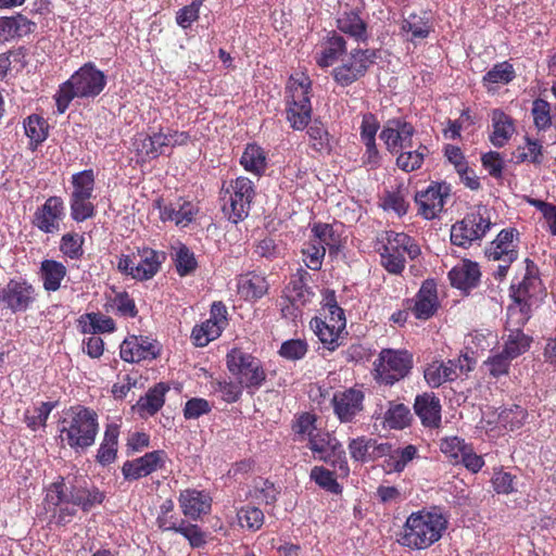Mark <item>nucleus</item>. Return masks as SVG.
<instances>
[{"mask_svg":"<svg viewBox=\"0 0 556 556\" xmlns=\"http://www.w3.org/2000/svg\"><path fill=\"white\" fill-rule=\"evenodd\" d=\"M447 525V517L437 508L412 513L397 542L410 549H426L442 538Z\"/></svg>","mask_w":556,"mask_h":556,"instance_id":"obj_1","label":"nucleus"},{"mask_svg":"<svg viewBox=\"0 0 556 556\" xmlns=\"http://www.w3.org/2000/svg\"><path fill=\"white\" fill-rule=\"evenodd\" d=\"M98 431L97 413L84 406L70 408L59 424L61 443L76 453L84 452L93 445Z\"/></svg>","mask_w":556,"mask_h":556,"instance_id":"obj_2","label":"nucleus"},{"mask_svg":"<svg viewBox=\"0 0 556 556\" xmlns=\"http://www.w3.org/2000/svg\"><path fill=\"white\" fill-rule=\"evenodd\" d=\"M106 85L104 73L94 64L86 63L68 80L60 86L55 94L58 113L63 114L74 98H94Z\"/></svg>","mask_w":556,"mask_h":556,"instance_id":"obj_3","label":"nucleus"},{"mask_svg":"<svg viewBox=\"0 0 556 556\" xmlns=\"http://www.w3.org/2000/svg\"><path fill=\"white\" fill-rule=\"evenodd\" d=\"M312 81L304 73L291 75L286 88V117L295 130L306 128L312 118Z\"/></svg>","mask_w":556,"mask_h":556,"instance_id":"obj_4","label":"nucleus"},{"mask_svg":"<svg viewBox=\"0 0 556 556\" xmlns=\"http://www.w3.org/2000/svg\"><path fill=\"white\" fill-rule=\"evenodd\" d=\"M378 242L381 265L393 275H399L404 270L405 255L414 260L420 254L419 245L404 232L383 231L378 238Z\"/></svg>","mask_w":556,"mask_h":556,"instance_id":"obj_5","label":"nucleus"},{"mask_svg":"<svg viewBox=\"0 0 556 556\" xmlns=\"http://www.w3.org/2000/svg\"><path fill=\"white\" fill-rule=\"evenodd\" d=\"M494 212L485 205H477L452 226L451 241L454 245L469 248L480 241L495 225Z\"/></svg>","mask_w":556,"mask_h":556,"instance_id":"obj_6","label":"nucleus"},{"mask_svg":"<svg viewBox=\"0 0 556 556\" xmlns=\"http://www.w3.org/2000/svg\"><path fill=\"white\" fill-rule=\"evenodd\" d=\"M226 366L230 375L251 392L258 390L266 380L262 362L241 348L228 351Z\"/></svg>","mask_w":556,"mask_h":556,"instance_id":"obj_7","label":"nucleus"},{"mask_svg":"<svg viewBox=\"0 0 556 556\" xmlns=\"http://www.w3.org/2000/svg\"><path fill=\"white\" fill-rule=\"evenodd\" d=\"M254 197L253 182L247 177L230 180L222 189L223 211L235 224L245 218Z\"/></svg>","mask_w":556,"mask_h":556,"instance_id":"obj_8","label":"nucleus"},{"mask_svg":"<svg viewBox=\"0 0 556 556\" xmlns=\"http://www.w3.org/2000/svg\"><path fill=\"white\" fill-rule=\"evenodd\" d=\"M309 450L318 460L328 463L338 477L346 478L350 473L345 451L339 440L327 431H317L308 441Z\"/></svg>","mask_w":556,"mask_h":556,"instance_id":"obj_9","label":"nucleus"},{"mask_svg":"<svg viewBox=\"0 0 556 556\" xmlns=\"http://www.w3.org/2000/svg\"><path fill=\"white\" fill-rule=\"evenodd\" d=\"M412 355L407 351L384 349L375 361L376 379L384 384H393L410 370Z\"/></svg>","mask_w":556,"mask_h":556,"instance_id":"obj_10","label":"nucleus"},{"mask_svg":"<svg viewBox=\"0 0 556 556\" xmlns=\"http://www.w3.org/2000/svg\"><path fill=\"white\" fill-rule=\"evenodd\" d=\"M36 288L25 279H11L0 289V307L12 314L29 309L37 300Z\"/></svg>","mask_w":556,"mask_h":556,"instance_id":"obj_11","label":"nucleus"},{"mask_svg":"<svg viewBox=\"0 0 556 556\" xmlns=\"http://www.w3.org/2000/svg\"><path fill=\"white\" fill-rule=\"evenodd\" d=\"M376 51L371 49H353L342 64L334 67L332 75L341 86H350L368 71L375 62Z\"/></svg>","mask_w":556,"mask_h":556,"instance_id":"obj_12","label":"nucleus"},{"mask_svg":"<svg viewBox=\"0 0 556 556\" xmlns=\"http://www.w3.org/2000/svg\"><path fill=\"white\" fill-rule=\"evenodd\" d=\"M161 261L155 251L143 249L137 254L122 255L117 263L119 271L137 280L151 279L157 271Z\"/></svg>","mask_w":556,"mask_h":556,"instance_id":"obj_13","label":"nucleus"},{"mask_svg":"<svg viewBox=\"0 0 556 556\" xmlns=\"http://www.w3.org/2000/svg\"><path fill=\"white\" fill-rule=\"evenodd\" d=\"M450 194V185L437 181L431 182L427 189L415 194L418 214L428 220L437 218L442 213Z\"/></svg>","mask_w":556,"mask_h":556,"instance_id":"obj_14","label":"nucleus"},{"mask_svg":"<svg viewBox=\"0 0 556 556\" xmlns=\"http://www.w3.org/2000/svg\"><path fill=\"white\" fill-rule=\"evenodd\" d=\"M227 324L226 306L222 302H214L210 318L192 329L191 340L193 344L201 348L206 346L222 334Z\"/></svg>","mask_w":556,"mask_h":556,"instance_id":"obj_15","label":"nucleus"},{"mask_svg":"<svg viewBox=\"0 0 556 556\" xmlns=\"http://www.w3.org/2000/svg\"><path fill=\"white\" fill-rule=\"evenodd\" d=\"M65 216V207L62 198L50 197L34 213L33 224L45 233H56L61 229V223Z\"/></svg>","mask_w":556,"mask_h":556,"instance_id":"obj_16","label":"nucleus"},{"mask_svg":"<svg viewBox=\"0 0 556 556\" xmlns=\"http://www.w3.org/2000/svg\"><path fill=\"white\" fill-rule=\"evenodd\" d=\"M364 393L356 388L337 391L332 397L333 412L341 422H351L363 410Z\"/></svg>","mask_w":556,"mask_h":556,"instance_id":"obj_17","label":"nucleus"},{"mask_svg":"<svg viewBox=\"0 0 556 556\" xmlns=\"http://www.w3.org/2000/svg\"><path fill=\"white\" fill-rule=\"evenodd\" d=\"M159 350L153 340L143 336H129L121 344V358L127 363H139L146 359H153L157 356Z\"/></svg>","mask_w":556,"mask_h":556,"instance_id":"obj_18","label":"nucleus"},{"mask_svg":"<svg viewBox=\"0 0 556 556\" xmlns=\"http://www.w3.org/2000/svg\"><path fill=\"white\" fill-rule=\"evenodd\" d=\"M166 460L163 451H153L142 457L127 460L122 467V472L127 480H137L162 468Z\"/></svg>","mask_w":556,"mask_h":556,"instance_id":"obj_19","label":"nucleus"},{"mask_svg":"<svg viewBox=\"0 0 556 556\" xmlns=\"http://www.w3.org/2000/svg\"><path fill=\"white\" fill-rule=\"evenodd\" d=\"M155 206L159 208L160 218L163 222H174L179 227L188 226L199 212L195 203L184 199L164 205L159 200L155 202Z\"/></svg>","mask_w":556,"mask_h":556,"instance_id":"obj_20","label":"nucleus"},{"mask_svg":"<svg viewBox=\"0 0 556 556\" xmlns=\"http://www.w3.org/2000/svg\"><path fill=\"white\" fill-rule=\"evenodd\" d=\"M489 260L511 264L518 256L517 231L503 229L486 250Z\"/></svg>","mask_w":556,"mask_h":556,"instance_id":"obj_21","label":"nucleus"},{"mask_svg":"<svg viewBox=\"0 0 556 556\" xmlns=\"http://www.w3.org/2000/svg\"><path fill=\"white\" fill-rule=\"evenodd\" d=\"M337 28L358 43H366L370 38L368 24L356 9L341 12L337 17Z\"/></svg>","mask_w":556,"mask_h":556,"instance_id":"obj_22","label":"nucleus"},{"mask_svg":"<svg viewBox=\"0 0 556 556\" xmlns=\"http://www.w3.org/2000/svg\"><path fill=\"white\" fill-rule=\"evenodd\" d=\"M345 51V39L332 30L323 38L314 58L319 67L326 68L333 65Z\"/></svg>","mask_w":556,"mask_h":556,"instance_id":"obj_23","label":"nucleus"},{"mask_svg":"<svg viewBox=\"0 0 556 556\" xmlns=\"http://www.w3.org/2000/svg\"><path fill=\"white\" fill-rule=\"evenodd\" d=\"M211 497L201 491L187 489L179 495V505L184 515L192 520L199 519L211 510Z\"/></svg>","mask_w":556,"mask_h":556,"instance_id":"obj_24","label":"nucleus"},{"mask_svg":"<svg viewBox=\"0 0 556 556\" xmlns=\"http://www.w3.org/2000/svg\"><path fill=\"white\" fill-rule=\"evenodd\" d=\"M414 409L422 426L438 428L441 424L440 400L432 393H424L416 396Z\"/></svg>","mask_w":556,"mask_h":556,"instance_id":"obj_25","label":"nucleus"},{"mask_svg":"<svg viewBox=\"0 0 556 556\" xmlns=\"http://www.w3.org/2000/svg\"><path fill=\"white\" fill-rule=\"evenodd\" d=\"M439 307L437 285L433 280H426L416 294L413 313L418 319L430 318Z\"/></svg>","mask_w":556,"mask_h":556,"instance_id":"obj_26","label":"nucleus"},{"mask_svg":"<svg viewBox=\"0 0 556 556\" xmlns=\"http://www.w3.org/2000/svg\"><path fill=\"white\" fill-rule=\"evenodd\" d=\"M268 282L262 274L249 271L237 279V291L247 301H256L268 291Z\"/></svg>","mask_w":556,"mask_h":556,"instance_id":"obj_27","label":"nucleus"},{"mask_svg":"<svg viewBox=\"0 0 556 556\" xmlns=\"http://www.w3.org/2000/svg\"><path fill=\"white\" fill-rule=\"evenodd\" d=\"M427 383L431 388H438L446 381L457 378V365L454 361H435L427 366L424 372Z\"/></svg>","mask_w":556,"mask_h":556,"instance_id":"obj_28","label":"nucleus"},{"mask_svg":"<svg viewBox=\"0 0 556 556\" xmlns=\"http://www.w3.org/2000/svg\"><path fill=\"white\" fill-rule=\"evenodd\" d=\"M540 287L536 268L532 261L526 260V273L521 281L511 285L513 300L528 302Z\"/></svg>","mask_w":556,"mask_h":556,"instance_id":"obj_29","label":"nucleus"},{"mask_svg":"<svg viewBox=\"0 0 556 556\" xmlns=\"http://www.w3.org/2000/svg\"><path fill=\"white\" fill-rule=\"evenodd\" d=\"M448 278L452 286L458 289L475 287L480 278L479 266L471 261H463L450 270Z\"/></svg>","mask_w":556,"mask_h":556,"instance_id":"obj_30","label":"nucleus"},{"mask_svg":"<svg viewBox=\"0 0 556 556\" xmlns=\"http://www.w3.org/2000/svg\"><path fill=\"white\" fill-rule=\"evenodd\" d=\"M311 327L324 348L328 351L332 352L341 345L342 333L344 331L342 323L338 326H329L321 323V318L315 317L311 320Z\"/></svg>","mask_w":556,"mask_h":556,"instance_id":"obj_31","label":"nucleus"},{"mask_svg":"<svg viewBox=\"0 0 556 556\" xmlns=\"http://www.w3.org/2000/svg\"><path fill=\"white\" fill-rule=\"evenodd\" d=\"M66 267L54 260H45L40 265V277L43 289L54 292L61 288V283L66 276Z\"/></svg>","mask_w":556,"mask_h":556,"instance_id":"obj_32","label":"nucleus"},{"mask_svg":"<svg viewBox=\"0 0 556 556\" xmlns=\"http://www.w3.org/2000/svg\"><path fill=\"white\" fill-rule=\"evenodd\" d=\"M401 30L410 35V41L425 39L432 31V23L426 12L410 13L402 21Z\"/></svg>","mask_w":556,"mask_h":556,"instance_id":"obj_33","label":"nucleus"},{"mask_svg":"<svg viewBox=\"0 0 556 556\" xmlns=\"http://www.w3.org/2000/svg\"><path fill=\"white\" fill-rule=\"evenodd\" d=\"M79 328L83 333L96 334L115 330L114 320L99 313L85 314L79 318Z\"/></svg>","mask_w":556,"mask_h":556,"instance_id":"obj_34","label":"nucleus"},{"mask_svg":"<svg viewBox=\"0 0 556 556\" xmlns=\"http://www.w3.org/2000/svg\"><path fill=\"white\" fill-rule=\"evenodd\" d=\"M172 257L179 276H188L197 269L195 255L188 247L178 242L172 247Z\"/></svg>","mask_w":556,"mask_h":556,"instance_id":"obj_35","label":"nucleus"},{"mask_svg":"<svg viewBox=\"0 0 556 556\" xmlns=\"http://www.w3.org/2000/svg\"><path fill=\"white\" fill-rule=\"evenodd\" d=\"M418 447L413 444H406L393 450L387 460V465L391 471L402 472L410 463L418 459Z\"/></svg>","mask_w":556,"mask_h":556,"instance_id":"obj_36","label":"nucleus"},{"mask_svg":"<svg viewBox=\"0 0 556 556\" xmlns=\"http://www.w3.org/2000/svg\"><path fill=\"white\" fill-rule=\"evenodd\" d=\"M119 430L116 425L106 426L104 438L97 454V460L101 465L111 464L115 457L117 452V439H118Z\"/></svg>","mask_w":556,"mask_h":556,"instance_id":"obj_37","label":"nucleus"},{"mask_svg":"<svg viewBox=\"0 0 556 556\" xmlns=\"http://www.w3.org/2000/svg\"><path fill=\"white\" fill-rule=\"evenodd\" d=\"M240 163L245 170L261 175L266 168V154L255 142L249 143L241 156Z\"/></svg>","mask_w":556,"mask_h":556,"instance_id":"obj_38","label":"nucleus"},{"mask_svg":"<svg viewBox=\"0 0 556 556\" xmlns=\"http://www.w3.org/2000/svg\"><path fill=\"white\" fill-rule=\"evenodd\" d=\"M53 402H40L28 407L24 414V421L33 431L46 427L47 419L54 408Z\"/></svg>","mask_w":556,"mask_h":556,"instance_id":"obj_39","label":"nucleus"},{"mask_svg":"<svg viewBox=\"0 0 556 556\" xmlns=\"http://www.w3.org/2000/svg\"><path fill=\"white\" fill-rule=\"evenodd\" d=\"M306 273L299 275L298 277L292 278L288 288H287V298L288 300L296 307L305 305L311 302L314 296L311 288L307 287L304 276Z\"/></svg>","mask_w":556,"mask_h":556,"instance_id":"obj_40","label":"nucleus"},{"mask_svg":"<svg viewBox=\"0 0 556 556\" xmlns=\"http://www.w3.org/2000/svg\"><path fill=\"white\" fill-rule=\"evenodd\" d=\"M516 76L513 64L507 61L496 63L483 76V85L491 89L493 85L509 84Z\"/></svg>","mask_w":556,"mask_h":556,"instance_id":"obj_41","label":"nucleus"},{"mask_svg":"<svg viewBox=\"0 0 556 556\" xmlns=\"http://www.w3.org/2000/svg\"><path fill=\"white\" fill-rule=\"evenodd\" d=\"M404 141H401L403 143ZM401 153L396 157V164L400 168L405 172H412L419 168L424 162L427 149L419 146L413 150L412 147L401 144Z\"/></svg>","mask_w":556,"mask_h":556,"instance_id":"obj_42","label":"nucleus"},{"mask_svg":"<svg viewBox=\"0 0 556 556\" xmlns=\"http://www.w3.org/2000/svg\"><path fill=\"white\" fill-rule=\"evenodd\" d=\"M412 414L404 404L390 403L388 410L384 413V427L390 429H404L410 422Z\"/></svg>","mask_w":556,"mask_h":556,"instance_id":"obj_43","label":"nucleus"},{"mask_svg":"<svg viewBox=\"0 0 556 556\" xmlns=\"http://www.w3.org/2000/svg\"><path fill=\"white\" fill-rule=\"evenodd\" d=\"M166 388L157 384L151 389L146 396L141 397L137 403L138 412L143 415H154L164 404V395Z\"/></svg>","mask_w":556,"mask_h":556,"instance_id":"obj_44","label":"nucleus"},{"mask_svg":"<svg viewBox=\"0 0 556 556\" xmlns=\"http://www.w3.org/2000/svg\"><path fill=\"white\" fill-rule=\"evenodd\" d=\"M492 121V137L490 139H510L515 132L516 127L513 118L501 110H494L491 114Z\"/></svg>","mask_w":556,"mask_h":556,"instance_id":"obj_45","label":"nucleus"},{"mask_svg":"<svg viewBox=\"0 0 556 556\" xmlns=\"http://www.w3.org/2000/svg\"><path fill=\"white\" fill-rule=\"evenodd\" d=\"M530 318V304L529 302L514 300L507 308L506 327L508 331L521 330V327Z\"/></svg>","mask_w":556,"mask_h":556,"instance_id":"obj_46","label":"nucleus"},{"mask_svg":"<svg viewBox=\"0 0 556 556\" xmlns=\"http://www.w3.org/2000/svg\"><path fill=\"white\" fill-rule=\"evenodd\" d=\"M413 135V125L402 117H396L384 124L379 139H409Z\"/></svg>","mask_w":556,"mask_h":556,"instance_id":"obj_47","label":"nucleus"},{"mask_svg":"<svg viewBox=\"0 0 556 556\" xmlns=\"http://www.w3.org/2000/svg\"><path fill=\"white\" fill-rule=\"evenodd\" d=\"M378 450L379 452H384V445H377L376 441L372 439H367L365 437H359L351 440L349 444V451L351 457L357 462H367L370 458V451Z\"/></svg>","mask_w":556,"mask_h":556,"instance_id":"obj_48","label":"nucleus"},{"mask_svg":"<svg viewBox=\"0 0 556 556\" xmlns=\"http://www.w3.org/2000/svg\"><path fill=\"white\" fill-rule=\"evenodd\" d=\"M311 479L321 489L332 494H340L342 492L341 485L338 483L337 472L330 471L323 466H315L311 470Z\"/></svg>","mask_w":556,"mask_h":556,"instance_id":"obj_49","label":"nucleus"},{"mask_svg":"<svg viewBox=\"0 0 556 556\" xmlns=\"http://www.w3.org/2000/svg\"><path fill=\"white\" fill-rule=\"evenodd\" d=\"M73 191L70 198H91L94 188V174L91 169L72 176Z\"/></svg>","mask_w":556,"mask_h":556,"instance_id":"obj_50","label":"nucleus"},{"mask_svg":"<svg viewBox=\"0 0 556 556\" xmlns=\"http://www.w3.org/2000/svg\"><path fill=\"white\" fill-rule=\"evenodd\" d=\"M505 340L503 351L511 358H516L519 355L528 351L531 343V338L526 336L521 330L508 331Z\"/></svg>","mask_w":556,"mask_h":556,"instance_id":"obj_51","label":"nucleus"},{"mask_svg":"<svg viewBox=\"0 0 556 556\" xmlns=\"http://www.w3.org/2000/svg\"><path fill=\"white\" fill-rule=\"evenodd\" d=\"M527 415L528 414L525 408L515 405L510 408L502 409L497 415L496 422L498 427L514 431L519 429L525 424Z\"/></svg>","mask_w":556,"mask_h":556,"instance_id":"obj_52","label":"nucleus"},{"mask_svg":"<svg viewBox=\"0 0 556 556\" xmlns=\"http://www.w3.org/2000/svg\"><path fill=\"white\" fill-rule=\"evenodd\" d=\"M73 504H76L85 511L90 510L96 505H99L104 500V494L98 489H74L71 492Z\"/></svg>","mask_w":556,"mask_h":556,"instance_id":"obj_53","label":"nucleus"},{"mask_svg":"<svg viewBox=\"0 0 556 556\" xmlns=\"http://www.w3.org/2000/svg\"><path fill=\"white\" fill-rule=\"evenodd\" d=\"M277 495L278 490L274 483L262 478L254 481V485L250 491L251 498L258 504H271L276 501Z\"/></svg>","mask_w":556,"mask_h":556,"instance_id":"obj_54","label":"nucleus"},{"mask_svg":"<svg viewBox=\"0 0 556 556\" xmlns=\"http://www.w3.org/2000/svg\"><path fill=\"white\" fill-rule=\"evenodd\" d=\"M381 207L384 211H392L397 216H403L407 213L409 203L406 201L402 191H388L381 199Z\"/></svg>","mask_w":556,"mask_h":556,"instance_id":"obj_55","label":"nucleus"},{"mask_svg":"<svg viewBox=\"0 0 556 556\" xmlns=\"http://www.w3.org/2000/svg\"><path fill=\"white\" fill-rule=\"evenodd\" d=\"M243 389H245V387L236 379L235 381L220 380L214 386L215 392L227 403L237 402L241 397Z\"/></svg>","mask_w":556,"mask_h":556,"instance_id":"obj_56","label":"nucleus"},{"mask_svg":"<svg viewBox=\"0 0 556 556\" xmlns=\"http://www.w3.org/2000/svg\"><path fill=\"white\" fill-rule=\"evenodd\" d=\"M325 247L309 240L303 248V262L312 270L320 269L325 257Z\"/></svg>","mask_w":556,"mask_h":556,"instance_id":"obj_57","label":"nucleus"},{"mask_svg":"<svg viewBox=\"0 0 556 556\" xmlns=\"http://www.w3.org/2000/svg\"><path fill=\"white\" fill-rule=\"evenodd\" d=\"M157 141H131L130 150L135 153L137 163H143L156 157L160 154L161 143Z\"/></svg>","mask_w":556,"mask_h":556,"instance_id":"obj_58","label":"nucleus"},{"mask_svg":"<svg viewBox=\"0 0 556 556\" xmlns=\"http://www.w3.org/2000/svg\"><path fill=\"white\" fill-rule=\"evenodd\" d=\"M307 348L305 340L290 339L281 344L279 355L288 361L302 359L307 353Z\"/></svg>","mask_w":556,"mask_h":556,"instance_id":"obj_59","label":"nucleus"},{"mask_svg":"<svg viewBox=\"0 0 556 556\" xmlns=\"http://www.w3.org/2000/svg\"><path fill=\"white\" fill-rule=\"evenodd\" d=\"M492 485L497 494H510L517 491V479L510 472L498 469L493 473Z\"/></svg>","mask_w":556,"mask_h":556,"instance_id":"obj_60","label":"nucleus"},{"mask_svg":"<svg viewBox=\"0 0 556 556\" xmlns=\"http://www.w3.org/2000/svg\"><path fill=\"white\" fill-rule=\"evenodd\" d=\"M468 446L469 445H467L464 440L458 437L444 438L440 443L441 452L456 464L459 463V458Z\"/></svg>","mask_w":556,"mask_h":556,"instance_id":"obj_61","label":"nucleus"},{"mask_svg":"<svg viewBox=\"0 0 556 556\" xmlns=\"http://www.w3.org/2000/svg\"><path fill=\"white\" fill-rule=\"evenodd\" d=\"M238 519L241 527L256 531L264 523V513L257 507L248 506L238 511Z\"/></svg>","mask_w":556,"mask_h":556,"instance_id":"obj_62","label":"nucleus"},{"mask_svg":"<svg viewBox=\"0 0 556 556\" xmlns=\"http://www.w3.org/2000/svg\"><path fill=\"white\" fill-rule=\"evenodd\" d=\"M91 198H70L71 215L76 222H84L92 217L94 207Z\"/></svg>","mask_w":556,"mask_h":556,"instance_id":"obj_63","label":"nucleus"},{"mask_svg":"<svg viewBox=\"0 0 556 556\" xmlns=\"http://www.w3.org/2000/svg\"><path fill=\"white\" fill-rule=\"evenodd\" d=\"M25 135L28 139H47L48 124L47 121L39 115H30L24 122Z\"/></svg>","mask_w":556,"mask_h":556,"instance_id":"obj_64","label":"nucleus"}]
</instances>
